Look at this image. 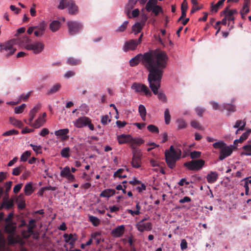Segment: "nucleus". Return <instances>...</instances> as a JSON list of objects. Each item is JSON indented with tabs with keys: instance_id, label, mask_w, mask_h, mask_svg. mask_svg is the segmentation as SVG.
Listing matches in <instances>:
<instances>
[{
	"instance_id": "f257e3e1",
	"label": "nucleus",
	"mask_w": 251,
	"mask_h": 251,
	"mask_svg": "<svg viewBox=\"0 0 251 251\" xmlns=\"http://www.w3.org/2000/svg\"><path fill=\"white\" fill-rule=\"evenodd\" d=\"M169 58L166 53L159 49L151 50L143 54H139L129 61V64L133 67L137 65L140 61L149 71L148 80L149 86L154 94L161 87V81Z\"/></svg>"
},
{
	"instance_id": "f03ea898",
	"label": "nucleus",
	"mask_w": 251,
	"mask_h": 251,
	"mask_svg": "<svg viewBox=\"0 0 251 251\" xmlns=\"http://www.w3.org/2000/svg\"><path fill=\"white\" fill-rule=\"evenodd\" d=\"M25 31V28L24 27L18 29L15 35L16 38L9 40L5 44L0 45V51L6 56L9 57L13 54L16 50V49L13 47L14 45H18L27 50H31V41L29 37L26 35L22 37L19 36V34L24 33Z\"/></svg>"
},
{
	"instance_id": "7ed1b4c3",
	"label": "nucleus",
	"mask_w": 251,
	"mask_h": 251,
	"mask_svg": "<svg viewBox=\"0 0 251 251\" xmlns=\"http://www.w3.org/2000/svg\"><path fill=\"white\" fill-rule=\"evenodd\" d=\"M181 156V151L179 148H175L171 146L169 150L165 151L166 162L169 168L173 169L176 167V162Z\"/></svg>"
},
{
	"instance_id": "20e7f679",
	"label": "nucleus",
	"mask_w": 251,
	"mask_h": 251,
	"mask_svg": "<svg viewBox=\"0 0 251 251\" xmlns=\"http://www.w3.org/2000/svg\"><path fill=\"white\" fill-rule=\"evenodd\" d=\"M66 7L68 8L69 13L70 14H76L77 13L78 7L72 0H61L58 8L64 9Z\"/></svg>"
},
{
	"instance_id": "39448f33",
	"label": "nucleus",
	"mask_w": 251,
	"mask_h": 251,
	"mask_svg": "<svg viewBox=\"0 0 251 251\" xmlns=\"http://www.w3.org/2000/svg\"><path fill=\"white\" fill-rule=\"evenodd\" d=\"M44 210L41 209L36 211H32V229L37 226L41 227L42 223L40 222L41 219L44 216ZM35 234L32 230V238L35 237Z\"/></svg>"
},
{
	"instance_id": "423d86ee",
	"label": "nucleus",
	"mask_w": 251,
	"mask_h": 251,
	"mask_svg": "<svg viewBox=\"0 0 251 251\" xmlns=\"http://www.w3.org/2000/svg\"><path fill=\"white\" fill-rule=\"evenodd\" d=\"M131 88L137 93H144L147 97H150L152 96V93L149 88L144 84L134 82Z\"/></svg>"
},
{
	"instance_id": "0eeeda50",
	"label": "nucleus",
	"mask_w": 251,
	"mask_h": 251,
	"mask_svg": "<svg viewBox=\"0 0 251 251\" xmlns=\"http://www.w3.org/2000/svg\"><path fill=\"white\" fill-rule=\"evenodd\" d=\"M204 163L205 161L202 159H195L184 163V166L190 171L200 170Z\"/></svg>"
},
{
	"instance_id": "6e6552de",
	"label": "nucleus",
	"mask_w": 251,
	"mask_h": 251,
	"mask_svg": "<svg viewBox=\"0 0 251 251\" xmlns=\"http://www.w3.org/2000/svg\"><path fill=\"white\" fill-rule=\"evenodd\" d=\"M74 125L77 128H81L88 126L91 130L94 129V126L91 123L90 119L86 117H82L77 119L74 123Z\"/></svg>"
},
{
	"instance_id": "1a4fd4ad",
	"label": "nucleus",
	"mask_w": 251,
	"mask_h": 251,
	"mask_svg": "<svg viewBox=\"0 0 251 251\" xmlns=\"http://www.w3.org/2000/svg\"><path fill=\"white\" fill-rule=\"evenodd\" d=\"M68 31L70 35H74L78 33L82 28L81 23L76 21H69L67 23Z\"/></svg>"
},
{
	"instance_id": "9d476101",
	"label": "nucleus",
	"mask_w": 251,
	"mask_h": 251,
	"mask_svg": "<svg viewBox=\"0 0 251 251\" xmlns=\"http://www.w3.org/2000/svg\"><path fill=\"white\" fill-rule=\"evenodd\" d=\"M142 154L141 151H136L133 154L131 165L134 168H139L141 165Z\"/></svg>"
},
{
	"instance_id": "9b49d317",
	"label": "nucleus",
	"mask_w": 251,
	"mask_h": 251,
	"mask_svg": "<svg viewBox=\"0 0 251 251\" xmlns=\"http://www.w3.org/2000/svg\"><path fill=\"white\" fill-rule=\"evenodd\" d=\"M233 151L232 146H226L220 151V155L219 158L220 160H223L226 157L230 156Z\"/></svg>"
},
{
	"instance_id": "f8f14e48",
	"label": "nucleus",
	"mask_w": 251,
	"mask_h": 251,
	"mask_svg": "<svg viewBox=\"0 0 251 251\" xmlns=\"http://www.w3.org/2000/svg\"><path fill=\"white\" fill-rule=\"evenodd\" d=\"M145 220V219L142 220L136 225L137 229L141 232H143L145 230L150 231L152 229V224L151 222L146 223H143Z\"/></svg>"
},
{
	"instance_id": "ddd939ff",
	"label": "nucleus",
	"mask_w": 251,
	"mask_h": 251,
	"mask_svg": "<svg viewBox=\"0 0 251 251\" xmlns=\"http://www.w3.org/2000/svg\"><path fill=\"white\" fill-rule=\"evenodd\" d=\"M47 114L45 112L40 115L37 119H36L34 123H32V128H38L42 126L46 122Z\"/></svg>"
},
{
	"instance_id": "4468645a",
	"label": "nucleus",
	"mask_w": 251,
	"mask_h": 251,
	"mask_svg": "<svg viewBox=\"0 0 251 251\" xmlns=\"http://www.w3.org/2000/svg\"><path fill=\"white\" fill-rule=\"evenodd\" d=\"M136 40H130L125 42L123 47V50L126 52L129 50H134L137 48Z\"/></svg>"
},
{
	"instance_id": "2eb2a0df",
	"label": "nucleus",
	"mask_w": 251,
	"mask_h": 251,
	"mask_svg": "<svg viewBox=\"0 0 251 251\" xmlns=\"http://www.w3.org/2000/svg\"><path fill=\"white\" fill-rule=\"evenodd\" d=\"M45 25L46 24L42 23L38 27L32 26V32L34 31L35 36L37 37L41 36L44 33Z\"/></svg>"
},
{
	"instance_id": "dca6fc26",
	"label": "nucleus",
	"mask_w": 251,
	"mask_h": 251,
	"mask_svg": "<svg viewBox=\"0 0 251 251\" xmlns=\"http://www.w3.org/2000/svg\"><path fill=\"white\" fill-rule=\"evenodd\" d=\"M124 232L125 226L124 225L118 226L111 231L112 235L115 237H121L124 234Z\"/></svg>"
},
{
	"instance_id": "f3484780",
	"label": "nucleus",
	"mask_w": 251,
	"mask_h": 251,
	"mask_svg": "<svg viewBox=\"0 0 251 251\" xmlns=\"http://www.w3.org/2000/svg\"><path fill=\"white\" fill-rule=\"evenodd\" d=\"M132 136L129 134H121L117 136V140L120 144L129 143L131 141Z\"/></svg>"
},
{
	"instance_id": "a211bd4d",
	"label": "nucleus",
	"mask_w": 251,
	"mask_h": 251,
	"mask_svg": "<svg viewBox=\"0 0 251 251\" xmlns=\"http://www.w3.org/2000/svg\"><path fill=\"white\" fill-rule=\"evenodd\" d=\"M65 238V241L66 243H69V244L71 246H74L75 241L77 240V236L76 234L73 235V234H64L63 235Z\"/></svg>"
},
{
	"instance_id": "6ab92c4d",
	"label": "nucleus",
	"mask_w": 251,
	"mask_h": 251,
	"mask_svg": "<svg viewBox=\"0 0 251 251\" xmlns=\"http://www.w3.org/2000/svg\"><path fill=\"white\" fill-rule=\"evenodd\" d=\"M44 48L43 43L41 42H36L32 43V52L35 54L41 52Z\"/></svg>"
},
{
	"instance_id": "aec40b11",
	"label": "nucleus",
	"mask_w": 251,
	"mask_h": 251,
	"mask_svg": "<svg viewBox=\"0 0 251 251\" xmlns=\"http://www.w3.org/2000/svg\"><path fill=\"white\" fill-rule=\"evenodd\" d=\"M207 181L209 183H213L217 181L218 174L216 172L211 171L206 176Z\"/></svg>"
},
{
	"instance_id": "412c9836",
	"label": "nucleus",
	"mask_w": 251,
	"mask_h": 251,
	"mask_svg": "<svg viewBox=\"0 0 251 251\" xmlns=\"http://www.w3.org/2000/svg\"><path fill=\"white\" fill-rule=\"evenodd\" d=\"M136 0H129L128 2L125 7V13L129 18H131L130 15V10L134 7V5L136 3Z\"/></svg>"
},
{
	"instance_id": "4be33fe9",
	"label": "nucleus",
	"mask_w": 251,
	"mask_h": 251,
	"mask_svg": "<svg viewBox=\"0 0 251 251\" xmlns=\"http://www.w3.org/2000/svg\"><path fill=\"white\" fill-rule=\"evenodd\" d=\"M224 14L226 15V17L227 18L228 21H233L234 20V18L233 17V15L237 13V11L236 9H232L230 10H228V8L225 9V10L223 11Z\"/></svg>"
},
{
	"instance_id": "5701e85b",
	"label": "nucleus",
	"mask_w": 251,
	"mask_h": 251,
	"mask_svg": "<svg viewBox=\"0 0 251 251\" xmlns=\"http://www.w3.org/2000/svg\"><path fill=\"white\" fill-rule=\"evenodd\" d=\"M116 191L114 189H107L102 191L100 194V197L103 198H109L115 194Z\"/></svg>"
},
{
	"instance_id": "b1692460",
	"label": "nucleus",
	"mask_w": 251,
	"mask_h": 251,
	"mask_svg": "<svg viewBox=\"0 0 251 251\" xmlns=\"http://www.w3.org/2000/svg\"><path fill=\"white\" fill-rule=\"evenodd\" d=\"M138 112L140 116L143 121H145L146 120V109L144 105L140 104L138 107Z\"/></svg>"
},
{
	"instance_id": "393cba45",
	"label": "nucleus",
	"mask_w": 251,
	"mask_h": 251,
	"mask_svg": "<svg viewBox=\"0 0 251 251\" xmlns=\"http://www.w3.org/2000/svg\"><path fill=\"white\" fill-rule=\"evenodd\" d=\"M222 111L226 110L229 112H234L236 110L235 105L229 103H224L222 105Z\"/></svg>"
},
{
	"instance_id": "a878e982",
	"label": "nucleus",
	"mask_w": 251,
	"mask_h": 251,
	"mask_svg": "<svg viewBox=\"0 0 251 251\" xmlns=\"http://www.w3.org/2000/svg\"><path fill=\"white\" fill-rule=\"evenodd\" d=\"M242 148L243 151L241 152V155L251 156V144L245 145Z\"/></svg>"
},
{
	"instance_id": "bb28decb",
	"label": "nucleus",
	"mask_w": 251,
	"mask_h": 251,
	"mask_svg": "<svg viewBox=\"0 0 251 251\" xmlns=\"http://www.w3.org/2000/svg\"><path fill=\"white\" fill-rule=\"evenodd\" d=\"M60 26V23L59 21H53L50 24V28L52 31L55 32L59 29Z\"/></svg>"
},
{
	"instance_id": "cd10ccee",
	"label": "nucleus",
	"mask_w": 251,
	"mask_h": 251,
	"mask_svg": "<svg viewBox=\"0 0 251 251\" xmlns=\"http://www.w3.org/2000/svg\"><path fill=\"white\" fill-rule=\"evenodd\" d=\"M67 63L72 66H75L80 64L81 60L78 59H75L73 57H69L67 59Z\"/></svg>"
},
{
	"instance_id": "c85d7f7f",
	"label": "nucleus",
	"mask_w": 251,
	"mask_h": 251,
	"mask_svg": "<svg viewBox=\"0 0 251 251\" xmlns=\"http://www.w3.org/2000/svg\"><path fill=\"white\" fill-rule=\"evenodd\" d=\"M9 122L12 125L18 127L19 128H21L23 126V124L21 121L17 119H16L15 118L13 117L9 118Z\"/></svg>"
},
{
	"instance_id": "c756f323",
	"label": "nucleus",
	"mask_w": 251,
	"mask_h": 251,
	"mask_svg": "<svg viewBox=\"0 0 251 251\" xmlns=\"http://www.w3.org/2000/svg\"><path fill=\"white\" fill-rule=\"evenodd\" d=\"M143 25L140 23H135L132 27L133 32H134L135 34H136L141 32Z\"/></svg>"
},
{
	"instance_id": "7c9ffc66",
	"label": "nucleus",
	"mask_w": 251,
	"mask_h": 251,
	"mask_svg": "<svg viewBox=\"0 0 251 251\" xmlns=\"http://www.w3.org/2000/svg\"><path fill=\"white\" fill-rule=\"evenodd\" d=\"M2 203L4 207L7 210L11 209L14 205V201L12 199L3 201Z\"/></svg>"
},
{
	"instance_id": "2f4dec72",
	"label": "nucleus",
	"mask_w": 251,
	"mask_h": 251,
	"mask_svg": "<svg viewBox=\"0 0 251 251\" xmlns=\"http://www.w3.org/2000/svg\"><path fill=\"white\" fill-rule=\"evenodd\" d=\"M150 10H147L148 12H152L155 16H157L159 12H162V9L161 6L159 5H156L155 6L151 7V8H149Z\"/></svg>"
},
{
	"instance_id": "473e14b6",
	"label": "nucleus",
	"mask_w": 251,
	"mask_h": 251,
	"mask_svg": "<svg viewBox=\"0 0 251 251\" xmlns=\"http://www.w3.org/2000/svg\"><path fill=\"white\" fill-rule=\"evenodd\" d=\"M61 155L64 158H69L70 156V149L69 147L63 148L60 152Z\"/></svg>"
},
{
	"instance_id": "72a5a7b5",
	"label": "nucleus",
	"mask_w": 251,
	"mask_h": 251,
	"mask_svg": "<svg viewBox=\"0 0 251 251\" xmlns=\"http://www.w3.org/2000/svg\"><path fill=\"white\" fill-rule=\"evenodd\" d=\"M226 144L223 141H220L213 144V147L215 149L222 150L226 146Z\"/></svg>"
},
{
	"instance_id": "f704fd0d",
	"label": "nucleus",
	"mask_w": 251,
	"mask_h": 251,
	"mask_svg": "<svg viewBox=\"0 0 251 251\" xmlns=\"http://www.w3.org/2000/svg\"><path fill=\"white\" fill-rule=\"evenodd\" d=\"M89 220L95 226H97L100 223V220L97 217L94 216H89Z\"/></svg>"
},
{
	"instance_id": "c9c22d12",
	"label": "nucleus",
	"mask_w": 251,
	"mask_h": 251,
	"mask_svg": "<svg viewBox=\"0 0 251 251\" xmlns=\"http://www.w3.org/2000/svg\"><path fill=\"white\" fill-rule=\"evenodd\" d=\"M225 0H219L218 2L215 5L213 4V3H212L211 10L215 11V12H217L219 7L223 4Z\"/></svg>"
},
{
	"instance_id": "e433bc0d",
	"label": "nucleus",
	"mask_w": 251,
	"mask_h": 251,
	"mask_svg": "<svg viewBox=\"0 0 251 251\" xmlns=\"http://www.w3.org/2000/svg\"><path fill=\"white\" fill-rule=\"evenodd\" d=\"M71 171L69 167L66 166L63 168V169L60 172V176L62 177H66L69 175H70Z\"/></svg>"
},
{
	"instance_id": "4c0bfd02",
	"label": "nucleus",
	"mask_w": 251,
	"mask_h": 251,
	"mask_svg": "<svg viewBox=\"0 0 251 251\" xmlns=\"http://www.w3.org/2000/svg\"><path fill=\"white\" fill-rule=\"evenodd\" d=\"M60 88L61 84L59 83H57L50 88V90L48 91V93L49 94L55 93L56 92L58 91Z\"/></svg>"
},
{
	"instance_id": "58836bf2",
	"label": "nucleus",
	"mask_w": 251,
	"mask_h": 251,
	"mask_svg": "<svg viewBox=\"0 0 251 251\" xmlns=\"http://www.w3.org/2000/svg\"><path fill=\"white\" fill-rule=\"evenodd\" d=\"M164 119L166 125H169L171 121V115L170 114L169 109L166 108L164 112Z\"/></svg>"
},
{
	"instance_id": "ea45409f",
	"label": "nucleus",
	"mask_w": 251,
	"mask_h": 251,
	"mask_svg": "<svg viewBox=\"0 0 251 251\" xmlns=\"http://www.w3.org/2000/svg\"><path fill=\"white\" fill-rule=\"evenodd\" d=\"M69 132V130L68 128H64L55 131L54 133L55 135L57 136H61L67 135Z\"/></svg>"
},
{
	"instance_id": "a19ab883",
	"label": "nucleus",
	"mask_w": 251,
	"mask_h": 251,
	"mask_svg": "<svg viewBox=\"0 0 251 251\" xmlns=\"http://www.w3.org/2000/svg\"><path fill=\"white\" fill-rule=\"evenodd\" d=\"M159 89L160 88L157 90V93L156 95H157L158 98L160 100L164 102H166L167 100V97L164 93L161 92H158Z\"/></svg>"
},
{
	"instance_id": "79ce46f5",
	"label": "nucleus",
	"mask_w": 251,
	"mask_h": 251,
	"mask_svg": "<svg viewBox=\"0 0 251 251\" xmlns=\"http://www.w3.org/2000/svg\"><path fill=\"white\" fill-rule=\"evenodd\" d=\"M148 130L151 132L153 133H159V129L158 128L153 125H150L147 126Z\"/></svg>"
},
{
	"instance_id": "37998d69",
	"label": "nucleus",
	"mask_w": 251,
	"mask_h": 251,
	"mask_svg": "<svg viewBox=\"0 0 251 251\" xmlns=\"http://www.w3.org/2000/svg\"><path fill=\"white\" fill-rule=\"evenodd\" d=\"M157 2V0H149V1L147 2L146 6V9L147 10H150V9H149L150 8H151V7L155 6Z\"/></svg>"
},
{
	"instance_id": "c03bdc74",
	"label": "nucleus",
	"mask_w": 251,
	"mask_h": 251,
	"mask_svg": "<svg viewBox=\"0 0 251 251\" xmlns=\"http://www.w3.org/2000/svg\"><path fill=\"white\" fill-rule=\"evenodd\" d=\"M31 152L30 151H27L24 152L21 157V161H25L27 160L28 158L31 155Z\"/></svg>"
},
{
	"instance_id": "a18cd8bd",
	"label": "nucleus",
	"mask_w": 251,
	"mask_h": 251,
	"mask_svg": "<svg viewBox=\"0 0 251 251\" xmlns=\"http://www.w3.org/2000/svg\"><path fill=\"white\" fill-rule=\"evenodd\" d=\"M201 152L199 151H193L190 152V156L193 159L199 158L201 156Z\"/></svg>"
},
{
	"instance_id": "49530a36",
	"label": "nucleus",
	"mask_w": 251,
	"mask_h": 251,
	"mask_svg": "<svg viewBox=\"0 0 251 251\" xmlns=\"http://www.w3.org/2000/svg\"><path fill=\"white\" fill-rule=\"evenodd\" d=\"M26 105L22 104L21 105L15 107L14 108V112L16 114H20L22 113L25 109Z\"/></svg>"
},
{
	"instance_id": "de8ad7c7",
	"label": "nucleus",
	"mask_w": 251,
	"mask_h": 251,
	"mask_svg": "<svg viewBox=\"0 0 251 251\" xmlns=\"http://www.w3.org/2000/svg\"><path fill=\"white\" fill-rule=\"evenodd\" d=\"M24 192L26 195L29 196L31 194V182H29L26 185L24 188Z\"/></svg>"
},
{
	"instance_id": "09e8293b",
	"label": "nucleus",
	"mask_w": 251,
	"mask_h": 251,
	"mask_svg": "<svg viewBox=\"0 0 251 251\" xmlns=\"http://www.w3.org/2000/svg\"><path fill=\"white\" fill-rule=\"evenodd\" d=\"M178 127L179 129L185 128L186 126V124L185 121L182 119H179L177 120Z\"/></svg>"
},
{
	"instance_id": "8fccbe9b",
	"label": "nucleus",
	"mask_w": 251,
	"mask_h": 251,
	"mask_svg": "<svg viewBox=\"0 0 251 251\" xmlns=\"http://www.w3.org/2000/svg\"><path fill=\"white\" fill-rule=\"evenodd\" d=\"M210 103L214 110H219L222 111V105L220 106L218 102L213 101H210Z\"/></svg>"
},
{
	"instance_id": "3c124183",
	"label": "nucleus",
	"mask_w": 251,
	"mask_h": 251,
	"mask_svg": "<svg viewBox=\"0 0 251 251\" xmlns=\"http://www.w3.org/2000/svg\"><path fill=\"white\" fill-rule=\"evenodd\" d=\"M23 168L24 167L22 166H20L18 167L15 168L13 170L12 175H13L14 176L19 175L20 174L21 172H22Z\"/></svg>"
},
{
	"instance_id": "603ef678",
	"label": "nucleus",
	"mask_w": 251,
	"mask_h": 251,
	"mask_svg": "<svg viewBox=\"0 0 251 251\" xmlns=\"http://www.w3.org/2000/svg\"><path fill=\"white\" fill-rule=\"evenodd\" d=\"M133 143H134L136 145L140 146L144 143L143 139L140 138H131V141Z\"/></svg>"
},
{
	"instance_id": "864d4df0",
	"label": "nucleus",
	"mask_w": 251,
	"mask_h": 251,
	"mask_svg": "<svg viewBox=\"0 0 251 251\" xmlns=\"http://www.w3.org/2000/svg\"><path fill=\"white\" fill-rule=\"evenodd\" d=\"M32 150L37 155L42 152V147L41 146L32 145Z\"/></svg>"
},
{
	"instance_id": "5fc2aeb1",
	"label": "nucleus",
	"mask_w": 251,
	"mask_h": 251,
	"mask_svg": "<svg viewBox=\"0 0 251 251\" xmlns=\"http://www.w3.org/2000/svg\"><path fill=\"white\" fill-rule=\"evenodd\" d=\"M18 133V131L15 129H12L8 131H7L6 132H4L2 133V136H10L13 134H17Z\"/></svg>"
},
{
	"instance_id": "6e6d98bb",
	"label": "nucleus",
	"mask_w": 251,
	"mask_h": 251,
	"mask_svg": "<svg viewBox=\"0 0 251 251\" xmlns=\"http://www.w3.org/2000/svg\"><path fill=\"white\" fill-rule=\"evenodd\" d=\"M100 235V233L99 232H95L91 235V237L96 240L97 245H99L100 242V239L97 238V237Z\"/></svg>"
},
{
	"instance_id": "4d7b16f0",
	"label": "nucleus",
	"mask_w": 251,
	"mask_h": 251,
	"mask_svg": "<svg viewBox=\"0 0 251 251\" xmlns=\"http://www.w3.org/2000/svg\"><path fill=\"white\" fill-rule=\"evenodd\" d=\"M191 126L195 128H196L198 129H201V126L200 124L198 121H195V120L192 121L191 123Z\"/></svg>"
},
{
	"instance_id": "13d9d810",
	"label": "nucleus",
	"mask_w": 251,
	"mask_h": 251,
	"mask_svg": "<svg viewBox=\"0 0 251 251\" xmlns=\"http://www.w3.org/2000/svg\"><path fill=\"white\" fill-rule=\"evenodd\" d=\"M108 121L110 122L111 121L110 119H109V117L108 115H105L102 116L101 118V123L104 125H105L107 124Z\"/></svg>"
},
{
	"instance_id": "bf43d9fd",
	"label": "nucleus",
	"mask_w": 251,
	"mask_h": 251,
	"mask_svg": "<svg viewBox=\"0 0 251 251\" xmlns=\"http://www.w3.org/2000/svg\"><path fill=\"white\" fill-rule=\"evenodd\" d=\"M249 6H248V5H243L242 9L240 11V14H241V15H244V14H247L249 12L250 10H249Z\"/></svg>"
},
{
	"instance_id": "052dcab7",
	"label": "nucleus",
	"mask_w": 251,
	"mask_h": 251,
	"mask_svg": "<svg viewBox=\"0 0 251 251\" xmlns=\"http://www.w3.org/2000/svg\"><path fill=\"white\" fill-rule=\"evenodd\" d=\"M127 24L128 22L125 21L119 27L118 29H117V31L119 32L124 31L126 29Z\"/></svg>"
},
{
	"instance_id": "680f3d73",
	"label": "nucleus",
	"mask_w": 251,
	"mask_h": 251,
	"mask_svg": "<svg viewBox=\"0 0 251 251\" xmlns=\"http://www.w3.org/2000/svg\"><path fill=\"white\" fill-rule=\"evenodd\" d=\"M49 130L47 128H43L39 132V135L42 137H45L49 134Z\"/></svg>"
},
{
	"instance_id": "e2e57ef3",
	"label": "nucleus",
	"mask_w": 251,
	"mask_h": 251,
	"mask_svg": "<svg viewBox=\"0 0 251 251\" xmlns=\"http://www.w3.org/2000/svg\"><path fill=\"white\" fill-rule=\"evenodd\" d=\"M75 73L74 71H67L64 75V77L66 78H69L71 77L75 76Z\"/></svg>"
},
{
	"instance_id": "0e129e2a",
	"label": "nucleus",
	"mask_w": 251,
	"mask_h": 251,
	"mask_svg": "<svg viewBox=\"0 0 251 251\" xmlns=\"http://www.w3.org/2000/svg\"><path fill=\"white\" fill-rule=\"evenodd\" d=\"M12 182L11 181H9L8 182H7L5 185L4 187H5V193H8V192L10 190L11 186H12Z\"/></svg>"
},
{
	"instance_id": "69168bd1",
	"label": "nucleus",
	"mask_w": 251,
	"mask_h": 251,
	"mask_svg": "<svg viewBox=\"0 0 251 251\" xmlns=\"http://www.w3.org/2000/svg\"><path fill=\"white\" fill-rule=\"evenodd\" d=\"M41 107V104L38 103L32 108V120L34 117V113L36 112L38 110H39Z\"/></svg>"
},
{
	"instance_id": "338daca9",
	"label": "nucleus",
	"mask_w": 251,
	"mask_h": 251,
	"mask_svg": "<svg viewBox=\"0 0 251 251\" xmlns=\"http://www.w3.org/2000/svg\"><path fill=\"white\" fill-rule=\"evenodd\" d=\"M251 132V130H249L246 131L245 132L243 133L242 134V135L240 136L241 140H243V141H244V140L247 139L248 138L249 134H250Z\"/></svg>"
},
{
	"instance_id": "774afa93",
	"label": "nucleus",
	"mask_w": 251,
	"mask_h": 251,
	"mask_svg": "<svg viewBox=\"0 0 251 251\" xmlns=\"http://www.w3.org/2000/svg\"><path fill=\"white\" fill-rule=\"evenodd\" d=\"M181 249L183 251L187 248V243L185 239H182L180 243Z\"/></svg>"
}]
</instances>
